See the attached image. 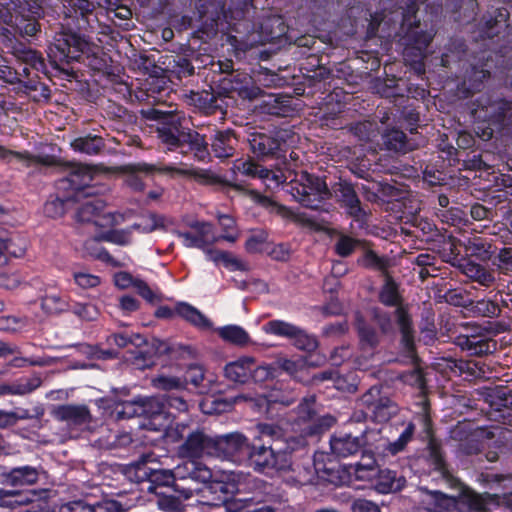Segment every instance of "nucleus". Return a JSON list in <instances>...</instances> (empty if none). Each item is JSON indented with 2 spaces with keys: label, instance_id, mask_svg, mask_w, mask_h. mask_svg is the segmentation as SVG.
Here are the masks:
<instances>
[{
  "label": "nucleus",
  "instance_id": "obj_1",
  "mask_svg": "<svg viewBox=\"0 0 512 512\" xmlns=\"http://www.w3.org/2000/svg\"><path fill=\"white\" fill-rule=\"evenodd\" d=\"M146 115L149 118L161 120L157 127V135L168 150H179L183 154L193 152L194 157L199 161H204L209 156L203 136L192 131L186 125L187 119L179 113L151 109L146 112Z\"/></svg>",
  "mask_w": 512,
  "mask_h": 512
},
{
  "label": "nucleus",
  "instance_id": "obj_2",
  "mask_svg": "<svg viewBox=\"0 0 512 512\" xmlns=\"http://www.w3.org/2000/svg\"><path fill=\"white\" fill-rule=\"evenodd\" d=\"M259 435L255 440L261 445L250 446L248 457L254 469L263 473L295 471L291 460V452L283 441L282 431L270 424L257 426Z\"/></svg>",
  "mask_w": 512,
  "mask_h": 512
},
{
  "label": "nucleus",
  "instance_id": "obj_3",
  "mask_svg": "<svg viewBox=\"0 0 512 512\" xmlns=\"http://www.w3.org/2000/svg\"><path fill=\"white\" fill-rule=\"evenodd\" d=\"M42 15V0H0V33L34 36L40 29L38 19Z\"/></svg>",
  "mask_w": 512,
  "mask_h": 512
},
{
  "label": "nucleus",
  "instance_id": "obj_4",
  "mask_svg": "<svg viewBox=\"0 0 512 512\" xmlns=\"http://www.w3.org/2000/svg\"><path fill=\"white\" fill-rule=\"evenodd\" d=\"M253 0H230L225 10L224 0H198L197 10L203 28L207 33L236 29V23L249 16Z\"/></svg>",
  "mask_w": 512,
  "mask_h": 512
},
{
  "label": "nucleus",
  "instance_id": "obj_5",
  "mask_svg": "<svg viewBox=\"0 0 512 512\" xmlns=\"http://www.w3.org/2000/svg\"><path fill=\"white\" fill-rule=\"evenodd\" d=\"M175 490L184 499L196 498L197 503L219 507L224 512H236L242 507V500L232 498L235 492V485L232 483L212 481L195 487L175 484Z\"/></svg>",
  "mask_w": 512,
  "mask_h": 512
},
{
  "label": "nucleus",
  "instance_id": "obj_6",
  "mask_svg": "<svg viewBox=\"0 0 512 512\" xmlns=\"http://www.w3.org/2000/svg\"><path fill=\"white\" fill-rule=\"evenodd\" d=\"M292 197L305 207L317 209L329 195L326 183L319 177L301 171L289 182Z\"/></svg>",
  "mask_w": 512,
  "mask_h": 512
},
{
  "label": "nucleus",
  "instance_id": "obj_7",
  "mask_svg": "<svg viewBox=\"0 0 512 512\" xmlns=\"http://www.w3.org/2000/svg\"><path fill=\"white\" fill-rule=\"evenodd\" d=\"M187 425L178 423L171 431H174L177 438L184 439L178 447V453L183 458L200 459L206 456L213 457L214 437L209 436L203 430L196 429L188 431Z\"/></svg>",
  "mask_w": 512,
  "mask_h": 512
},
{
  "label": "nucleus",
  "instance_id": "obj_8",
  "mask_svg": "<svg viewBox=\"0 0 512 512\" xmlns=\"http://www.w3.org/2000/svg\"><path fill=\"white\" fill-rule=\"evenodd\" d=\"M355 475L359 480L374 479L375 489L382 494L399 491L405 485L404 477L398 476L395 471L389 469L377 470L376 463L372 459L366 463H357Z\"/></svg>",
  "mask_w": 512,
  "mask_h": 512
},
{
  "label": "nucleus",
  "instance_id": "obj_9",
  "mask_svg": "<svg viewBox=\"0 0 512 512\" xmlns=\"http://www.w3.org/2000/svg\"><path fill=\"white\" fill-rule=\"evenodd\" d=\"M248 438L240 432H232L214 437L213 457L238 462L248 456Z\"/></svg>",
  "mask_w": 512,
  "mask_h": 512
},
{
  "label": "nucleus",
  "instance_id": "obj_10",
  "mask_svg": "<svg viewBox=\"0 0 512 512\" xmlns=\"http://www.w3.org/2000/svg\"><path fill=\"white\" fill-rule=\"evenodd\" d=\"M124 170L129 173L126 179V183L129 187L136 191H141L144 188V183L142 178L137 174L138 172L151 173L156 170L165 172V173H176L183 176H193L195 178L207 179L208 176L204 171H197L188 167H177L173 165H167L163 168L157 169L153 165H149L146 163H137V164H128L124 167Z\"/></svg>",
  "mask_w": 512,
  "mask_h": 512
},
{
  "label": "nucleus",
  "instance_id": "obj_11",
  "mask_svg": "<svg viewBox=\"0 0 512 512\" xmlns=\"http://www.w3.org/2000/svg\"><path fill=\"white\" fill-rule=\"evenodd\" d=\"M76 220L81 223H93L98 227H109L118 223L117 215L105 212V202L98 197L83 202L76 212Z\"/></svg>",
  "mask_w": 512,
  "mask_h": 512
},
{
  "label": "nucleus",
  "instance_id": "obj_12",
  "mask_svg": "<svg viewBox=\"0 0 512 512\" xmlns=\"http://www.w3.org/2000/svg\"><path fill=\"white\" fill-rule=\"evenodd\" d=\"M191 230L176 231V235L182 239V243L187 248L205 249L207 246L219 241L214 232V226L208 222L195 221L190 223Z\"/></svg>",
  "mask_w": 512,
  "mask_h": 512
},
{
  "label": "nucleus",
  "instance_id": "obj_13",
  "mask_svg": "<svg viewBox=\"0 0 512 512\" xmlns=\"http://www.w3.org/2000/svg\"><path fill=\"white\" fill-rule=\"evenodd\" d=\"M51 415L66 424L69 429L83 430L91 423V413L86 405L63 404L55 406Z\"/></svg>",
  "mask_w": 512,
  "mask_h": 512
},
{
  "label": "nucleus",
  "instance_id": "obj_14",
  "mask_svg": "<svg viewBox=\"0 0 512 512\" xmlns=\"http://www.w3.org/2000/svg\"><path fill=\"white\" fill-rule=\"evenodd\" d=\"M294 136L288 130H281L275 136L266 134L254 135L250 140L253 152L258 156H268L282 151L284 147L294 143Z\"/></svg>",
  "mask_w": 512,
  "mask_h": 512
},
{
  "label": "nucleus",
  "instance_id": "obj_15",
  "mask_svg": "<svg viewBox=\"0 0 512 512\" xmlns=\"http://www.w3.org/2000/svg\"><path fill=\"white\" fill-rule=\"evenodd\" d=\"M153 460V454L143 455L137 463V473L139 474V478L147 480V491L158 494L156 492L157 486L174 485L176 482L174 481L171 470L148 467L147 464L152 463Z\"/></svg>",
  "mask_w": 512,
  "mask_h": 512
},
{
  "label": "nucleus",
  "instance_id": "obj_16",
  "mask_svg": "<svg viewBox=\"0 0 512 512\" xmlns=\"http://www.w3.org/2000/svg\"><path fill=\"white\" fill-rule=\"evenodd\" d=\"M94 171L88 165L73 164L67 178L59 181V189L69 188L74 193V199L78 201L85 193L93 180Z\"/></svg>",
  "mask_w": 512,
  "mask_h": 512
},
{
  "label": "nucleus",
  "instance_id": "obj_17",
  "mask_svg": "<svg viewBox=\"0 0 512 512\" xmlns=\"http://www.w3.org/2000/svg\"><path fill=\"white\" fill-rule=\"evenodd\" d=\"M171 471L175 482H189V484H185V486L195 487L198 485V483L209 482L212 477L210 469L194 461L193 459L176 466ZM182 485H184V483Z\"/></svg>",
  "mask_w": 512,
  "mask_h": 512
},
{
  "label": "nucleus",
  "instance_id": "obj_18",
  "mask_svg": "<svg viewBox=\"0 0 512 512\" xmlns=\"http://www.w3.org/2000/svg\"><path fill=\"white\" fill-rule=\"evenodd\" d=\"M367 444L366 435L354 436L350 433L340 432L330 439L332 452L339 457H348L356 454Z\"/></svg>",
  "mask_w": 512,
  "mask_h": 512
},
{
  "label": "nucleus",
  "instance_id": "obj_19",
  "mask_svg": "<svg viewBox=\"0 0 512 512\" xmlns=\"http://www.w3.org/2000/svg\"><path fill=\"white\" fill-rule=\"evenodd\" d=\"M0 506L10 508L28 506L27 509L21 512H43L45 508V504L38 499V495L32 491L27 493L5 492L0 497Z\"/></svg>",
  "mask_w": 512,
  "mask_h": 512
},
{
  "label": "nucleus",
  "instance_id": "obj_20",
  "mask_svg": "<svg viewBox=\"0 0 512 512\" xmlns=\"http://www.w3.org/2000/svg\"><path fill=\"white\" fill-rule=\"evenodd\" d=\"M414 36L413 43L407 45L403 51L404 59L415 65V69L421 73L424 71L422 60L426 57V49L433 39L431 32H421Z\"/></svg>",
  "mask_w": 512,
  "mask_h": 512
},
{
  "label": "nucleus",
  "instance_id": "obj_21",
  "mask_svg": "<svg viewBox=\"0 0 512 512\" xmlns=\"http://www.w3.org/2000/svg\"><path fill=\"white\" fill-rule=\"evenodd\" d=\"M122 506L115 500L106 499L94 504L83 500L71 501L63 504L59 512H121Z\"/></svg>",
  "mask_w": 512,
  "mask_h": 512
},
{
  "label": "nucleus",
  "instance_id": "obj_22",
  "mask_svg": "<svg viewBox=\"0 0 512 512\" xmlns=\"http://www.w3.org/2000/svg\"><path fill=\"white\" fill-rule=\"evenodd\" d=\"M415 433V425L410 422L400 431L396 439L388 437L385 441L379 443L376 449L384 456H395L404 451L407 444L413 439Z\"/></svg>",
  "mask_w": 512,
  "mask_h": 512
},
{
  "label": "nucleus",
  "instance_id": "obj_23",
  "mask_svg": "<svg viewBox=\"0 0 512 512\" xmlns=\"http://www.w3.org/2000/svg\"><path fill=\"white\" fill-rule=\"evenodd\" d=\"M251 365H253V357H239L224 366V375L229 381L240 384L247 383L251 380Z\"/></svg>",
  "mask_w": 512,
  "mask_h": 512
},
{
  "label": "nucleus",
  "instance_id": "obj_24",
  "mask_svg": "<svg viewBox=\"0 0 512 512\" xmlns=\"http://www.w3.org/2000/svg\"><path fill=\"white\" fill-rule=\"evenodd\" d=\"M397 324L399 326L402 339L401 343L409 357L414 355V328L410 316L404 307H398L395 311Z\"/></svg>",
  "mask_w": 512,
  "mask_h": 512
},
{
  "label": "nucleus",
  "instance_id": "obj_25",
  "mask_svg": "<svg viewBox=\"0 0 512 512\" xmlns=\"http://www.w3.org/2000/svg\"><path fill=\"white\" fill-rule=\"evenodd\" d=\"M41 383V378L38 376L20 378L12 383H0V396H23L36 390Z\"/></svg>",
  "mask_w": 512,
  "mask_h": 512
},
{
  "label": "nucleus",
  "instance_id": "obj_26",
  "mask_svg": "<svg viewBox=\"0 0 512 512\" xmlns=\"http://www.w3.org/2000/svg\"><path fill=\"white\" fill-rule=\"evenodd\" d=\"M318 457H323V454L315 455L313 467L308 464L307 466H303L301 469H299L294 478L296 483L300 485L313 484L315 474L320 479L330 481L328 476L332 468H326L325 465L321 464Z\"/></svg>",
  "mask_w": 512,
  "mask_h": 512
},
{
  "label": "nucleus",
  "instance_id": "obj_27",
  "mask_svg": "<svg viewBox=\"0 0 512 512\" xmlns=\"http://www.w3.org/2000/svg\"><path fill=\"white\" fill-rule=\"evenodd\" d=\"M176 313L177 316L181 317L198 329L209 330L212 328V322L196 307L186 302H178L176 304Z\"/></svg>",
  "mask_w": 512,
  "mask_h": 512
},
{
  "label": "nucleus",
  "instance_id": "obj_28",
  "mask_svg": "<svg viewBox=\"0 0 512 512\" xmlns=\"http://www.w3.org/2000/svg\"><path fill=\"white\" fill-rule=\"evenodd\" d=\"M336 196L338 201L346 208L349 215L353 217H359L362 213L360 206V200L356 195L354 189L346 183L339 184L336 190Z\"/></svg>",
  "mask_w": 512,
  "mask_h": 512
},
{
  "label": "nucleus",
  "instance_id": "obj_29",
  "mask_svg": "<svg viewBox=\"0 0 512 512\" xmlns=\"http://www.w3.org/2000/svg\"><path fill=\"white\" fill-rule=\"evenodd\" d=\"M489 75L490 73L487 69L472 66L470 71H466L464 80L461 86L458 87L459 94L463 97H467L469 94L478 90L483 80L489 77Z\"/></svg>",
  "mask_w": 512,
  "mask_h": 512
},
{
  "label": "nucleus",
  "instance_id": "obj_30",
  "mask_svg": "<svg viewBox=\"0 0 512 512\" xmlns=\"http://www.w3.org/2000/svg\"><path fill=\"white\" fill-rule=\"evenodd\" d=\"M509 19V12L505 9H498L494 18L486 21L485 28L481 32V37L492 38L493 36L500 33L501 29H508V34L511 37L509 43L512 44V28L507 23Z\"/></svg>",
  "mask_w": 512,
  "mask_h": 512
},
{
  "label": "nucleus",
  "instance_id": "obj_31",
  "mask_svg": "<svg viewBox=\"0 0 512 512\" xmlns=\"http://www.w3.org/2000/svg\"><path fill=\"white\" fill-rule=\"evenodd\" d=\"M216 332L225 342L236 346L243 347L251 343V339L247 331L238 325L218 327Z\"/></svg>",
  "mask_w": 512,
  "mask_h": 512
},
{
  "label": "nucleus",
  "instance_id": "obj_32",
  "mask_svg": "<svg viewBox=\"0 0 512 512\" xmlns=\"http://www.w3.org/2000/svg\"><path fill=\"white\" fill-rule=\"evenodd\" d=\"M169 223V220L158 214H147L140 217L139 221L130 226L131 231H137L139 233H151L158 229H165Z\"/></svg>",
  "mask_w": 512,
  "mask_h": 512
},
{
  "label": "nucleus",
  "instance_id": "obj_33",
  "mask_svg": "<svg viewBox=\"0 0 512 512\" xmlns=\"http://www.w3.org/2000/svg\"><path fill=\"white\" fill-rule=\"evenodd\" d=\"M460 267L467 277L478 282L482 286H490L495 281L493 274L480 264L467 260L462 263Z\"/></svg>",
  "mask_w": 512,
  "mask_h": 512
},
{
  "label": "nucleus",
  "instance_id": "obj_34",
  "mask_svg": "<svg viewBox=\"0 0 512 512\" xmlns=\"http://www.w3.org/2000/svg\"><path fill=\"white\" fill-rule=\"evenodd\" d=\"M235 138L230 131L217 132L211 144L217 158H228L233 155Z\"/></svg>",
  "mask_w": 512,
  "mask_h": 512
},
{
  "label": "nucleus",
  "instance_id": "obj_35",
  "mask_svg": "<svg viewBox=\"0 0 512 512\" xmlns=\"http://www.w3.org/2000/svg\"><path fill=\"white\" fill-rule=\"evenodd\" d=\"M141 414L153 420L166 418L164 397L153 396L141 398Z\"/></svg>",
  "mask_w": 512,
  "mask_h": 512
},
{
  "label": "nucleus",
  "instance_id": "obj_36",
  "mask_svg": "<svg viewBox=\"0 0 512 512\" xmlns=\"http://www.w3.org/2000/svg\"><path fill=\"white\" fill-rule=\"evenodd\" d=\"M459 345L476 355L487 354L495 348V344L491 343L486 336L475 335L460 338Z\"/></svg>",
  "mask_w": 512,
  "mask_h": 512
},
{
  "label": "nucleus",
  "instance_id": "obj_37",
  "mask_svg": "<svg viewBox=\"0 0 512 512\" xmlns=\"http://www.w3.org/2000/svg\"><path fill=\"white\" fill-rule=\"evenodd\" d=\"M38 476V471L33 467H17L8 474V481L14 486L32 485L37 482Z\"/></svg>",
  "mask_w": 512,
  "mask_h": 512
},
{
  "label": "nucleus",
  "instance_id": "obj_38",
  "mask_svg": "<svg viewBox=\"0 0 512 512\" xmlns=\"http://www.w3.org/2000/svg\"><path fill=\"white\" fill-rule=\"evenodd\" d=\"M72 148L75 151L82 152L88 155H94L101 151L104 147V141L99 136H86L76 138L71 143Z\"/></svg>",
  "mask_w": 512,
  "mask_h": 512
},
{
  "label": "nucleus",
  "instance_id": "obj_39",
  "mask_svg": "<svg viewBox=\"0 0 512 512\" xmlns=\"http://www.w3.org/2000/svg\"><path fill=\"white\" fill-rule=\"evenodd\" d=\"M219 226L221 227L222 234L217 235L219 240H225L234 243L238 240L240 232L237 228L235 219L228 214L217 213Z\"/></svg>",
  "mask_w": 512,
  "mask_h": 512
},
{
  "label": "nucleus",
  "instance_id": "obj_40",
  "mask_svg": "<svg viewBox=\"0 0 512 512\" xmlns=\"http://www.w3.org/2000/svg\"><path fill=\"white\" fill-rule=\"evenodd\" d=\"M384 144L388 150L407 152L412 149L406 135L397 129L388 130L383 136Z\"/></svg>",
  "mask_w": 512,
  "mask_h": 512
},
{
  "label": "nucleus",
  "instance_id": "obj_41",
  "mask_svg": "<svg viewBox=\"0 0 512 512\" xmlns=\"http://www.w3.org/2000/svg\"><path fill=\"white\" fill-rule=\"evenodd\" d=\"M41 308L47 314H58L68 309V302L62 295L50 293L41 298Z\"/></svg>",
  "mask_w": 512,
  "mask_h": 512
},
{
  "label": "nucleus",
  "instance_id": "obj_42",
  "mask_svg": "<svg viewBox=\"0 0 512 512\" xmlns=\"http://www.w3.org/2000/svg\"><path fill=\"white\" fill-rule=\"evenodd\" d=\"M263 330L267 334L292 339L293 335L298 332V326L282 320H271L263 326Z\"/></svg>",
  "mask_w": 512,
  "mask_h": 512
},
{
  "label": "nucleus",
  "instance_id": "obj_43",
  "mask_svg": "<svg viewBox=\"0 0 512 512\" xmlns=\"http://www.w3.org/2000/svg\"><path fill=\"white\" fill-rule=\"evenodd\" d=\"M268 233L265 230H254L245 243V248L250 253H263L268 251Z\"/></svg>",
  "mask_w": 512,
  "mask_h": 512
},
{
  "label": "nucleus",
  "instance_id": "obj_44",
  "mask_svg": "<svg viewBox=\"0 0 512 512\" xmlns=\"http://www.w3.org/2000/svg\"><path fill=\"white\" fill-rule=\"evenodd\" d=\"M141 409V398H137L132 401L117 403L113 413L116 419H129L135 416H142Z\"/></svg>",
  "mask_w": 512,
  "mask_h": 512
},
{
  "label": "nucleus",
  "instance_id": "obj_45",
  "mask_svg": "<svg viewBox=\"0 0 512 512\" xmlns=\"http://www.w3.org/2000/svg\"><path fill=\"white\" fill-rule=\"evenodd\" d=\"M397 411V405L388 397H384L370 412L375 421L386 422L394 416Z\"/></svg>",
  "mask_w": 512,
  "mask_h": 512
},
{
  "label": "nucleus",
  "instance_id": "obj_46",
  "mask_svg": "<svg viewBox=\"0 0 512 512\" xmlns=\"http://www.w3.org/2000/svg\"><path fill=\"white\" fill-rule=\"evenodd\" d=\"M379 299L386 306H397L400 303L398 287L390 276H386L385 283L380 291Z\"/></svg>",
  "mask_w": 512,
  "mask_h": 512
},
{
  "label": "nucleus",
  "instance_id": "obj_47",
  "mask_svg": "<svg viewBox=\"0 0 512 512\" xmlns=\"http://www.w3.org/2000/svg\"><path fill=\"white\" fill-rule=\"evenodd\" d=\"M152 384L155 388L166 391L185 389V381L172 375L160 374L152 379Z\"/></svg>",
  "mask_w": 512,
  "mask_h": 512
},
{
  "label": "nucleus",
  "instance_id": "obj_48",
  "mask_svg": "<svg viewBox=\"0 0 512 512\" xmlns=\"http://www.w3.org/2000/svg\"><path fill=\"white\" fill-rule=\"evenodd\" d=\"M463 245L470 255L486 258L490 254V245L481 237L468 238L463 242Z\"/></svg>",
  "mask_w": 512,
  "mask_h": 512
},
{
  "label": "nucleus",
  "instance_id": "obj_49",
  "mask_svg": "<svg viewBox=\"0 0 512 512\" xmlns=\"http://www.w3.org/2000/svg\"><path fill=\"white\" fill-rule=\"evenodd\" d=\"M173 489H175V487ZM174 492L176 495L158 494L159 497L157 500V505L161 510L169 512L181 511L183 507L182 502L186 501L187 499H184L178 491L174 490Z\"/></svg>",
  "mask_w": 512,
  "mask_h": 512
},
{
  "label": "nucleus",
  "instance_id": "obj_50",
  "mask_svg": "<svg viewBox=\"0 0 512 512\" xmlns=\"http://www.w3.org/2000/svg\"><path fill=\"white\" fill-rule=\"evenodd\" d=\"M464 501L472 510L485 511L490 503L494 501V497L490 494L480 495L473 491H468L464 495Z\"/></svg>",
  "mask_w": 512,
  "mask_h": 512
},
{
  "label": "nucleus",
  "instance_id": "obj_51",
  "mask_svg": "<svg viewBox=\"0 0 512 512\" xmlns=\"http://www.w3.org/2000/svg\"><path fill=\"white\" fill-rule=\"evenodd\" d=\"M229 186L231 188H233L234 190L243 194L245 197H247L254 203L259 204L263 207H269L274 204L273 201L269 197L260 194L256 190L248 189L245 186L238 184V183H231V184H229Z\"/></svg>",
  "mask_w": 512,
  "mask_h": 512
},
{
  "label": "nucleus",
  "instance_id": "obj_52",
  "mask_svg": "<svg viewBox=\"0 0 512 512\" xmlns=\"http://www.w3.org/2000/svg\"><path fill=\"white\" fill-rule=\"evenodd\" d=\"M251 380L255 383H262L275 376V369L269 364H258L253 357L251 365Z\"/></svg>",
  "mask_w": 512,
  "mask_h": 512
},
{
  "label": "nucleus",
  "instance_id": "obj_53",
  "mask_svg": "<svg viewBox=\"0 0 512 512\" xmlns=\"http://www.w3.org/2000/svg\"><path fill=\"white\" fill-rule=\"evenodd\" d=\"M291 341L298 349L305 351H313L317 348V340L314 336L308 334L306 331L298 327V332L293 335Z\"/></svg>",
  "mask_w": 512,
  "mask_h": 512
},
{
  "label": "nucleus",
  "instance_id": "obj_54",
  "mask_svg": "<svg viewBox=\"0 0 512 512\" xmlns=\"http://www.w3.org/2000/svg\"><path fill=\"white\" fill-rule=\"evenodd\" d=\"M472 310L478 316L483 317H495L500 313V308L498 304L491 300H478L472 304Z\"/></svg>",
  "mask_w": 512,
  "mask_h": 512
},
{
  "label": "nucleus",
  "instance_id": "obj_55",
  "mask_svg": "<svg viewBox=\"0 0 512 512\" xmlns=\"http://www.w3.org/2000/svg\"><path fill=\"white\" fill-rule=\"evenodd\" d=\"M263 167L254 163L252 160H236L233 165V171L241 173L251 178H259Z\"/></svg>",
  "mask_w": 512,
  "mask_h": 512
},
{
  "label": "nucleus",
  "instance_id": "obj_56",
  "mask_svg": "<svg viewBox=\"0 0 512 512\" xmlns=\"http://www.w3.org/2000/svg\"><path fill=\"white\" fill-rule=\"evenodd\" d=\"M70 201V197H67L66 199L59 197L50 199L44 205V213L52 218L60 217L65 213L66 204H68Z\"/></svg>",
  "mask_w": 512,
  "mask_h": 512
},
{
  "label": "nucleus",
  "instance_id": "obj_57",
  "mask_svg": "<svg viewBox=\"0 0 512 512\" xmlns=\"http://www.w3.org/2000/svg\"><path fill=\"white\" fill-rule=\"evenodd\" d=\"M260 179L268 189L273 190L283 184L286 181L287 176L280 171L275 172L263 168V170H261Z\"/></svg>",
  "mask_w": 512,
  "mask_h": 512
},
{
  "label": "nucleus",
  "instance_id": "obj_58",
  "mask_svg": "<svg viewBox=\"0 0 512 512\" xmlns=\"http://www.w3.org/2000/svg\"><path fill=\"white\" fill-rule=\"evenodd\" d=\"M165 406H166V415L175 416L176 413H182L188 411V403L181 396L169 395L164 397Z\"/></svg>",
  "mask_w": 512,
  "mask_h": 512
},
{
  "label": "nucleus",
  "instance_id": "obj_59",
  "mask_svg": "<svg viewBox=\"0 0 512 512\" xmlns=\"http://www.w3.org/2000/svg\"><path fill=\"white\" fill-rule=\"evenodd\" d=\"M360 244V241L347 235H340L336 244L335 250L341 257L349 256L355 248Z\"/></svg>",
  "mask_w": 512,
  "mask_h": 512
},
{
  "label": "nucleus",
  "instance_id": "obj_60",
  "mask_svg": "<svg viewBox=\"0 0 512 512\" xmlns=\"http://www.w3.org/2000/svg\"><path fill=\"white\" fill-rule=\"evenodd\" d=\"M360 263L364 267L373 268L380 271H385L388 267V260L383 257H379L372 250H368L365 252L362 259L360 260Z\"/></svg>",
  "mask_w": 512,
  "mask_h": 512
},
{
  "label": "nucleus",
  "instance_id": "obj_61",
  "mask_svg": "<svg viewBox=\"0 0 512 512\" xmlns=\"http://www.w3.org/2000/svg\"><path fill=\"white\" fill-rule=\"evenodd\" d=\"M358 333L360 337V341L363 345H367L369 347H375L379 338L375 330L368 325H366L363 321L358 320Z\"/></svg>",
  "mask_w": 512,
  "mask_h": 512
},
{
  "label": "nucleus",
  "instance_id": "obj_62",
  "mask_svg": "<svg viewBox=\"0 0 512 512\" xmlns=\"http://www.w3.org/2000/svg\"><path fill=\"white\" fill-rule=\"evenodd\" d=\"M72 312L85 321H93L99 315L97 307L90 303H76L72 307Z\"/></svg>",
  "mask_w": 512,
  "mask_h": 512
},
{
  "label": "nucleus",
  "instance_id": "obj_63",
  "mask_svg": "<svg viewBox=\"0 0 512 512\" xmlns=\"http://www.w3.org/2000/svg\"><path fill=\"white\" fill-rule=\"evenodd\" d=\"M5 255L21 257L26 251V243L18 238L4 239Z\"/></svg>",
  "mask_w": 512,
  "mask_h": 512
},
{
  "label": "nucleus",
  "instance_id": "obj_64",
  "mask_svg": "<svg viewBox=\"0 0 512 512\" xmlns=\"http://www.w3.org/2000/svg\"><path fill=\"white\" fill-rule=\"evenodd\" d=\"M27 325V319L17 316H5L0 318V329L17 332Z\"/></svg>",
  "mask_w": 512,
  "mask_h": 512
}]
</instances>
